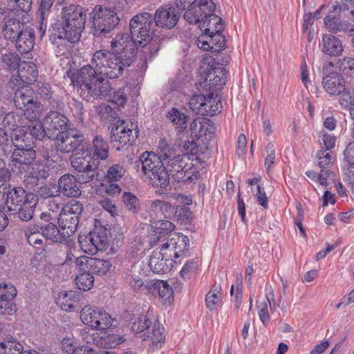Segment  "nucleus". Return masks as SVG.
<instances>
[{"label":"nucleus","mask_w":354,"mask_h":354,"mask_svg":"<svg viewBox=\"0 0 354 354\" xmlns=\"http://www.w3.org/2000/svg\"><path fill=\"white\" fill-rule=\"evenodd\" d=\"M114 57L115 53L109 50H97L93 55L91 64L82 67L71 75V83L80 88L82 95V93L86 94L84 97L86 100L88 101L90 97L97 99L109 95L110 83L104 80L103 74Z\"/></svg>","instance_id":"f257e3e1"},{"label":"nucleus","mask_w":354,"mask_h":354,"mask_svg":"<svg viewBox=\"0 0 354 354\" xmlns=\"http://www.w3.org/2000/svg\"><path fill=\"white\" fill-rule=\"evenodd\" d=\"M129 27L133 42L136 46L138 56L143 59L142 68H147V62L155 57L161 48L162 38L153 37V16L149 12L135 15Z\"/></svg>","instance_id":"f03ea898"},{"label":"nucleus","mask_w":354,"mask_h":354,"mask_svg":"<svg viewBox=\"0 0 354 354\" xmlns=\"http://www.w3.org/2000/svg\"><path fill=\"white\" fill-rule=\"evenodd\" d=\"M142 171L153 187L166 189L169 177L162 159L153 152L145 151L140 157Z\"/></svg>","instance_id":"7ed1b4c3"},{"label":"nucleus","mask_w":354,"mask_h":354,"mask_svg":"<svg viewBox=\"0 0 354 354\" xmlns=\"http://www.w3.org/2000/svg\"><path fill=\"white\" fill-rule=\"evenodd\" d=\"M63 37L75 43L81 37L86 22L84 8L78 5L71 4L64 6L61 12Z\"/></svg>","instance_id":"20e7f679"},{"label":"nucleus","mask_w":354,"mask_h":354,"mask_svg":"<svg viewBox=\"0 0 354 354\" xmlns=\"http://www.w3.org/2000/svg\"><path fill=\"white\" fill-rule=\"evenodd\" d=\"M69 160L81 183H89L97 176L98 163L86 153V150L77 149L70 156Z\"/></svg>","instance_id":"39448f33"},{"label":"nucleus","mask_w":354,"mask_h":354,"mask_svg":"<svg viewBox=\"0 0 354 354\" xmlns=\"http://www.w3.org/2000/svg\"><path fill=\"white\" fill-rule=\"evenodd\" d=\"M93 18L92 33L96 37H105L118 24L117 13L106 7L95 6L91 13Z\"/></svg>","instance_id":"423d86ee"},{"label":"nucleus","mask_w":354,"mask_h":354,"mask_svg":"<svg viewBox=\"0 0 354 354\" xmlns=\"http://www.w3.org/2000/svg\"><path fill=\"white\" fill-rule=\"evenodd\" d=\"M139 136L138 126L133 122L119 120L112 128L111 140L113 146L121 150L125 147L131 146Z\"/></svg>","instance_id":"0eeeda50"},{"label":"nucleus","mask_w":354,"mask_h":354,"mask_svg":"<svg viewBox=\"0 0 354 354\" xmlns=\"http://www.w3.org/2000/svg\"><path fill=\"white\" fill-rule=\"evenodd\" d=\"M82 323L97 330H103L113 326L115 319L102 308L85 306L80 311Z\"/></svg>","instance_id":"6e6552de"},{"label":"nucleus","mask_w":354,"mask_h":354,"mask_svg":"<svg viewBox=\"0 0 354 354\" xmlns=\"http://www.w3.org/2000/svg\"><path fill=\"white\" fill-rule=\"evenodd\" d=\"M167 165L171 172H176L173 176L178 182H192L197 178L193 160L188 154L175 155L168 160Z\"/></svg>","instance_id":"1a4fd4ad"},{"label":"nucleus","mask_w":354,"mask_h":354,"mask_svg":"<svg viewBox=\"0 0 354 354\" xmlns=\"http://www.w3.org/2000/svg\"><path fill=\"white\" fill-rule=\"evenodd\" d=\"M14 102L18 109L24 111V115L27 120H34L38 118L39 106L34 91L30 87L23 86L17 89L15 93Z\"/></svg>","instance_id":"9d476101"},{"label":"nucleus","mask_w":354,"mask_h":354,"mask_svg":"<svg viewBox=\"0 0 354 354\" xmlns=\"http://www.w3.org/2000/svg\"><path fill=\"white\" fill-rule=\"evenodd\" d=\"M80 247L84 252L95 254L99 250L106 249L107 245L106 230L98 228L85 236L79 237Z\"/></svg>","instance_id":"9b49d317"},{"label":"nucleus","mask_w":354,"mask_h":354,"mask_svg":"<svg viewBox=\"0 0 354 354\" xmlns=\"http://www.w3.org/2000/svg\"><path fill=\"white\" fill-rule=\"evenodd\" d=\"M55 147L62 153H69L77 149L85 140L84 135L74 130L62 132L55 136Z\"/></svg>","instance_id":"f8f14e48"},{"label":"nucleus","mask_w":354,"mask_h":354,"mask_svg":"<svg viewBox=\"0 0 354 354\" xmlns=\"http://www.w3.org/2000/svg\"><path fill=\"white\" fill-rule=\"evenodd\" d=\"M213 12H209V14L205 16L200 28L201 30L204 28L205 35L208 36L211 40L215 41V44L221 48L224 46L225 43L224 37L221 35L223 30V24L221 19Z\"/></svg>","instance_id":"ddd939ff"},{"label":"nucleus","mask_w":354,"mask_h":354,"mask_svg":"<svg viewBox=\"0 0 354 354\" xmlns=\"http://www.w3.org/2000/svg\"><path fill=\"white\" fill-rule=\"evenodd\" d=\"M184 14V19L190 24H199L201 27L202 22L209 12H214L216 6L212 0H201L198 5L187 8Z\"/></svg>","instance_id":"4468645a"},{"label":"nucleus","mask_w":354,"mask_h":354,"mask_svg":"<svg viewBox=\"0 0 354 354\" xmlns=\"http://www.w3.org/2000/svg\"><path fill=\"white\" fill-rule=\"evenodd\" d=\"M43 122L47 138L54 139L55 136L66 131L68 120L64 114L52 111L46 114Z\"/></svg>","instance_id":"2eb2a0df"},{"label":"nucleus","mask_w":354,"mask_h":354,"mask_svg":"<svg viewBox=\"0 0 354 354\" xmlns=\"http://www.w3.org/2000/svg\"><path fill=\"white\" fill-rule=\"evenodd\" d=\"M0 194H6V206L10 212L17 211L24 201L28 198V193L20 187H13L10 189V185L3 183L0 185Z\"/></svg>","instance_id":"dca6fc26"},{"label":"nucleus","mask_w":354,"mask_h":354,"mask_svg":"<svg viewBox=\"0 0 354 354\" xmlns=\"http://www.w3.org/2000/svg\"><path fill=\"white\" fill-rule=\"evenodd\" d=\"M35 158L36 153L33 149H15L10 157V165L13 170L22 175L25 171H28Z\"/></svg>","instance_id":"f3484780"},{"label":"nucleus","mask_w":354,"mask_h":354,"mask_svg":"<svg viewBox=\"0 0 354 354\" xmlns=\"http://www.w3.org/2000/svg\"><path fill=\"white\" fill-rule=\"evenodd\" d=\"M83 339L87 344H95L103 348H115L126 340L124 336L114 333L107 334L104 337H100L97 332L92 334L84 333Z\"/></svg>","instance_id":"a211bd4d"},{"label":"nucleus","mask_w":354,"mask_h":354,"mask_svg":"<svg viewBox=\"0 0 354 354\" xmlns=\"http://www.w3.org/2000/svg\"><path fill=\"white\" fill-rule=\"evenodd\" d=\"M175 262L171 254L162 253V251L156 249L150 257L149 266L154 273L162 274L169 272Z\"/></svg>","instance_id":"6ab92c4d"},{"label":"nucleus","mask_w":354,"mask_h":354,"mask_svg":"<svg viewBox=\"0 0 354 354\" xmlns=\"http://www.w3.org/2000/svg\"><path fill=\"white\" fill-rule=\"evenodd\" d=\"M38 71L36 65L31 62H21L17 70V75H12L10 83L20 85L21 82L32 84L36 81Z\"/></svg>","instance_id":"aec40b11"},{"label":"nucleus","mask_w":354,"mask_h":354,"mask_svg":"<svg viewBox=\"0 0 354 354\" xmlns=\"http://www.w3.org/2000/svg\"><path fill=\"white\" fill-rule=\"evenodd\" d=\"M80 289H63L55 297L56 303L60 308L67 312L74 310L75 304L81 300L82 295Z\"/></svg>","instance_id":"412c9836"},{"label":"nucleus","mask_w":354,"mask_h":354,"mask_svg":"<svg viewBox=\"0 0 354 354\" xmlns=\"http://www.w3.org/2000/svg\"><path fill=\"white\" fill-rule=\"evenodd\" d=\"M22 175L26 187L35 191L39 185V180L46 179L49 174L44 165L35 161Z\"/></svg>","instance_id":"4be33fe9"},{"label":"nucleus","mask_w":354,"mask_h":354,"mask_svg":"<svg viewBox=\"0 0 354 354\" xmlns=\"http://www.w3.org/2000/svg\"><path fill=\"white\" fill-rule=\"evenodd\" d=\"M131 63L132 59L130 56L115 54V57L112 58L110 66L106 67L103 77L110 79L119 77L123 73L124 68L129 66Z\"/></svg>","instance_id":"5701e85b"},{"label":"nucleus","mask_w":354,"mask_h":354,"mask_svg":"<svg viewBox=\"0 0 354 354\" xmlns=\"http://www.w3.org/2000/svg\"><path fill=\"white\" fill-rule=\"evenodd\" d=\"M153 19L156 26L170 29L176 25L178 16L173 7L166 6L157 10Z\"/></svg>","instance_id":"b1692460"},{"label":"nucleus","mask_w":354,"mask_h":354,"mask_svg":"<svg viewBox=\"0 0 354 354\" xmlns=\"http://www.w3.org/2000/svg\"><path fill=\"white\" fill-rule=\"evenodd\" d=\"M59 194H62L68 197H79L82 192L77 178L72 174H64L58 180Z\"/></svg>","instance_id":"393cba45"},{"label":"nucleus","mask_w":354,"mask_h":354,"mask_svg":"<svg viewBox=\"0 0 354 354\" xmlns=\"http://www.w3.org/2000/svg\"><path fill=\"white\" fill-rule=\"evenodd\" d=\"M189 239L183 234H173L165 243V248H171L173 250L174 258L178 259H183L185 256V252L189 248Z\"/></svg>","instance_id":"a878e982"},{"label":"nucleus","mask_w":354,"mask_h":354,"mask_svg":"<svg viewBox=\"0 0 354 354\" xmlns=\"http://www.w3.org/2000/svg\"><path fill=\"white\" fill-rule=\"evenodd\" d=\"M322 85L326 91L330 95H339L346 91L345 80L337 73H330L326 75L323 78Z\"/></svg>","instance_id":"bb28decb"},{"label":"nucleus","mask_w":354,"mask_h":354,"mask_svg":"<svg viewBox=\"0 0 354 354\" xmlns=\"http://www.w3.org/2000/svg\"><path fill=\"white\" fill-rule=\"evenodd\" d=\"M86 153L99 165L101 160H105L109 156V144L102 136H95L93 139L90 150H86Z\"/></svg>","instance_id":"cd10ccee"},{"label":"nucleus","mask_w":354,"mask_h":354,"mask_svg":"<svg viewBox=\"0 0 354 354\" xmlns=\"http://www.w3.org/2000/svg\"><path fill=\"white\" fill-rule=\"evenodd\" d=\"M37 203V194L29 192L26 201H24V203L19 205V208L17 211H12L11 213L17 214V217L23 221H30L32 218Z\"/></svg>","instance_id":"c85d7f7f"},{"label":"nucleus","mask_w":354,"mask_h":354,"mask_svg":"<svg viewBox=\"0 0 354 354\" xmlns=\"http://www.w3.org/2000/svg\"><path fill=\"white\" fill-rule=\"evenodd\" d=\"M35 40L34 30L30 27H26L15 39L16 48L20 53H29L34 47Z\"/></svg>","instance_id":"c756f323"},{"label":"nucleus","mask_w":354,"mask_h":354,"mask_svg":"<svg viewBox=\"0 0 354 354\" xmlns=\"http://www.w3.org/2000/svg\"><path fill=\"white\" fill-rule=\"evenodd\" d=\"M17 294V289H0V314L12 315L15 313L16 305L12 301Z\"/></svg>","instance_id":"7c9ffc66"},{"label":"nucleus","mask_w":354,"mask_h":354,"mask_svg":"<svg viewBox=\"0 0 354 354\" xmlns=\"http://www.w3.org/2000/svg\"><path fill=\"white\" fill-rule=\"evenodd\" d=\"M3 20L2 31L5 38L8 40L15 41L25 29L24 24L15 18H3Z\"/></svg>","instance_id":"2f4dec72"},{"label":"nucleus","mask_w":354,"mask_h":354,"mask_svg":"<svg viewBox=\"0 0 354 354\" xmlns=\"http://www.w3.org/2000/svg\"><path fill=\"white\" fill-rule=\"evenodd\" d=\"M11 138L12 147L15 146L16 149L28 150V148L32 149L34 140L25 127L15 129Z\"/></svg>","instance_id":"473e14b6"},{"label":"nucleus","mask_w":354,"mask_h":354,"mask_svg":"<svg viewBox=\"0 0 354 354\" xmlns=\"http://www.w3.org/2000/svg\"><path fill=\"white\" fill-rule=\"evenodd\" d=\"M124 285L131 288H169L163 281H151L145 283L139 274H128L124 278Z\"/></svg>","instance_id":"72a5a7b5"},{"label":"nucleus","mask_w":354,"mask_h":354,"mask_svg":"<svg viewBox=\"0 0 354 354\" xmlns=\"http://www.w3.org/2000/svg\"><path fill=\"white\" fill-rule=\"evenodd\" d=\"M41 233L46 239L55 243H62L64 241H66L67 239H68L64 231H62L59 226L57 227L53 223H49L43 225L41 228Z\"/></svg>","instance_id":"f704fd0d"},{"label":"nucleus","mask_w":354,"mask_h":354,"mask_svg":"<svg viewBox=\"0 0 354 354\" xmlns=\"http://www.w3.org/2000/svg\"><path fill=\"white\" fill-rule=\"evenodd\" d=\"M322 51L325 54H328L330 56L339 55L343 50L340 40L331 35H324L322 37Z\"/></svg>","instance_id":"c9c22d12"},{"label":"nucleus","mask_w":354,"mask_h":354,"mask_svg":"<svg viewBox=\"0 0 354 354\" xmlns=\"http://www.w3.org/2000/svg\"><path fill=\"white\" fill-rule=\"evenodd\" d=\"M58 223L59 227L62 228V231H64L66 236L69 238L77 230L79 218L77 216H71V214H60Z\"/></svg>","instance_id":"e433bc0d"},{"label":"nucleus","mask_w":354,"mask_h":354,"mask_svg":"<svg viewBox=\"0 0 354 354\" xmlns=\"http://www.w3.org/2000/svg\"><path fill=\"white\" fill-rule=\"evenodd\" d=\"M163 330V327L159 323H154L147 333H142L141 338L144 341L150 339L153 344L161 347L165 339Z\"/></svg>","instance_id":"4c0bfd02"},{"label":"nucleus","mask_w":354,"mask_h":354,"mask_svg":"<svg viewBox=\"0 0 354 354\" xmlns=\"http://www.w3.org/2000/svg\"><path fill=\"white\" fill-rule=\"evenodd\" d=\"M167 118L172 122L179 132L187 128L189 117L176 108H172L167 114Z\"/></svg>","instance_id":"58836bf2"},{"label":"nucleus","mask_w":354,"mask_h":354,"mask_svg":"<svg viewBox=\"0 0 354 354\" xmlns=\"http://www.w3.org/2000/svg\"><path fill=\"white\" fill-rule=\"evenodd\" d=\"M150 211L156 216L164 215L169 217L173 212V206L167 201L155 200L151 203Z\"/></svg>","instance_id":"ea45409f"},{"label":"nucleus","mask_w":354,"mask_h":354,"mask_svg":"<svg viewBox=\"0 0 354 354\" xmlns=\"http://www.w3.org/2000/svg\"><path fill=\"white\" fill-rule=\"evenodd\" d=\"M29 121L31 124L28 127H24L28 134L31 135L32 140L34 139L41 140L44 138L47 137V131L44 128V122H41L37 118Z\"/></svg>","instance_id":"a19ab883"},{"label":"nucleus","mask_w":354,"mask_h":354,"mask_svg":"<svg viewBox=\"0 0 354 354\" xmlns=\"http://www.w3.org/2000/svg\"><path fill=\"white\" fill-rule=\"evenodd\" d=\"M225 69L223 68H214L208 73L205 82H209V85L210 87L218 86L220 88L223 85L225 84Z\"/></svg>","instance_id":"79ce46f5"},{"label":"nucleus","mask_w":354,"mask_h":354,"mask_svg":"<svg viewBox=\"0 0 354 354\" xmlns=\"http://www.w3.org/2000/svg\"><path fill=\"white\" fill-rule=\"evenodd\" d=\"M221 109V103L216 96L212 93L205 97V102L203 104L204 113L203 115H214L217 112L220 111Z\"/></svg>","instance_id":"37998d69"},{"label":"nucleus","mask_w":354,"mask_h":354,"mask_svg":"<svg viewBox=\"0 0 354 354\" xmlns=\"http://www.w3.org/2000/svg\"><path fill=\"white\" fill-rule=\"evenodd\" d=\"M23 346L17 341L5 339L0 343V354H22Z\"/></svg>","instance_id":"c03bdc74"},{"label":"nucleus","mask_w":354,"mask_h":354,"mask_svg":"<svg viewBox=\"0 0 354 354\" xmlns=\"http://www.w3.org/2000/svg\"><path fill=\"white\" fill-rule=\"evenodd\" d=\"M151 322L147 315H140L133 323L131 326V330L135 334L147 333L150 330Z\"/></svg>","instance_id":"a18cd8bd"},{"label":"nucleus","mask_w":354,"mask_h":354,"mask_svg":"<svg viewBox=\"0 0 354 354\" xmlns=\"http://www.w3.org/2000/svg\"><path fill=\"white\" fill-rule=\"evenodd\" d=\"M222 303L221 289H210L205 297L207 308L212 311L218 308Z\"/></svg>","instance_id":"49530a36"},{"label":"nucleus","mask_w":354,"mask_h":354,"mask_svg":"<svg viewBox=\"0 0 354 354\" xmlns=\"http://www.w3.org/2000/svg\"><path fill=\"white\" fill-rule=\"evenodd\" d=\"M122 201L125 207L131 213L137 214L140 211V201L136 195L130 192H124L122 194Z\"/></svg>","instance_id":"de8ad7c7"},{"label":"nucleus","mask_w":354,"mask_h":354,"mask_svg":"<svg viewBox=\"0 0 354 354\" xmlns=\"http://www.w3.org/2000/svg\"><path fill=\"white\" fill-rule=\"evenodd\" d=\"M88 261L91 270L100 275L106 274L111 266V262L108 260L92 258Z\"/></svg>","instance_id":"09e8293b"},{"label":"nucleus","mask_w":354,"mask_h":354,"mask_svg":"<svg viewBox=\"0 0 354 354\" xmlns=\"http://www.w3.org/2000/svg\"><path fill=\"white\" fill-rule=\"evenodd\" d=\"M158 157L164 160H169L173 156L176 155V151L174 147L169 145L165 140L160 139L158 147Z\"/></svg>","instance_id":"8fccbe9b"},{"label":"nucleus","mask_w":354,"mask_h":354,"mask_svg":"<svg viewBox=\"0 0 354 354\" xmlns=\"http://www.w3.org/2000/svg\"><path fill=\"white\" fill-rule=\"evenodd\" d=\"M152 227L153 228V232L158 233L163 236L167 235L174 230V225L169 221L158 220L153 223Z\"/></svg>","instance_id":"3c124183"},{"label":"nucleus","mask_w":354,"mask_h":354,"mask_svg":"<svg viewBox=\"0 0 354 354\" xmlns=\"http://www.w3.org/2000/svg\"><path fill=\"white\" fill-rule=\"evenodd\" d=\"M96 111L100 118L109 122H112L117 117L115 110L106 104H102L97 106Z\"/></svg>","instance_id":"603ef678"},{"label":"nucleus","mask_w":354,"mask_h":354,"mask_svg":"<svg viewBox=\"0 0 354 354\" xmlns=\"http://www.w3.org/2000/svg\"><path fill=\"white\" fill-rule=\"evenodd\" d=\"M82 210V204L80 201L72 200L65 205L60 214H71V216H77L79 218Z\"/></svg>","instance_id":"864d4df0"},{"label":"nucleus","mask_w":354,"mask_h":354,"mask_svg":"<svg viewBox=\"0 0 354 354\" xmlns=\"http://www.w3.org/2000/svg\"><path fill=\"white\" fill-rule=\"evenodd\" d=\"M58 186L56 184L50 183L39 187L38 194L44 198L58 196L59 195Z\"/></svg>","instance_id":"5fc2aeb1"},{"label":"nucleus","mask_w":354,"mask_h":354,"mask_svg":"<svg viewBox=\"0 0 354 354\" xmlns=\"http://www.w3.org/2000/svg\"><path fill=\"white\" fill-rule=\"evenodd\" d=\"M126 169L121 164H115L111 166L106 174V177L110 181H118L124 175Z\"/></svg>","instance_id":"6e6d98bb"},{"label":"nucleus","mask_w":354,"mask_h":354,"mask_svg":"<svg viewBox=\"0 0 354 354\" xmlns=\"http://www.w3.org/2000/svg\"><path fill=\"white\" fill-rule=\"evenodd\" d=\"M205 102V97L204 95H194L190 98L189 102V107L192 111L195 112L197 114H200L203 115V113L204 111L203 109V104Z\"/></svg>","instance_id":"4d7b16f0"},{"label":"nucleus","mask_w":354,"mask_h":354,"mask_svg":"<svg viewBox=\"0 0 354 354\" xmlns=\"http://www.w3.org/2000/svg\"><path fill=\"white\" fill-rule=\"evenodd\" d=\"M1 60L4 66L10 70L17 68L20 64L18 55L12 53L3 54Z\"/></svg>","instance_id":"13d9d810"},{"label":"nucleus","mask_w":354,"mask_h":354,"mask_svg":"<svg viewBox=\"0 0 354 354\" xmlns=\"http://www.w3.org/2000/svg\"><path fill=\"white\" fill-rule=\"evenodd\" d=\"M75 283L78 288H92L94 284L93 276L88 272H84L76 277Z\"/></svg>","instance_id":"bf43d9fd"},{"label":"nucleus","mask_w":354,"mask_h":354,"mask_svg":"<svg viewBox=\"0 0 354 354\" xmlns=\"http://www.w3.org/2000/svg\"><path fill=\"white\" fill-rule=\"evenodd\" d=\"M215 127L214 123L207 118H202L198 129V136H209L212 137L215 133Z\"/></svg>","instance_id":"052dcab7"},{"label":"nucleus","mask_w":354,"mask_h":354,"mask_svg":"<svg viewBox=\"0 0 354 354\" xmlns=\"http://www.w3.org/2000/svg\"><path fill=\"white\" fill-rule=\"evenodd\" d=\"M318 158V165L321 168H326L332 165L333 156L331 152H328L324 149H320L317 155Z\"/></svg>","instance_id":"680f3d73"},{"label":"nucleus","mask_w":354,"mask_h":354,"mask_svg":"<svg viewBox=\"0 0 354 354\" xmlns=\"http://www.w3.org/2000/svg\"><path fill=\"white\" fill-rule=\"evenodd\" d=\"M267 153L265 158V166L266 170L269 171L275 160V146L273 142H269L266 147Z\"/></svg>","instance_id":"e2e57ef3"},{"label":"nucleus","mask_w":354,"mask_h":354,"mask_svg":"<svg viewBox=\"0 0 354 354\" xmlns=\"http://www.w3.org/2000/svg\"><path fill=\"white\" fill-rule=\"evenodd\" d=\"M54 0H41L39 1L37 15L39 18L45 19L48 18Z\"/></svg>","instance_id":"0e129e2a"},{"label":"nucleus","mask_w":354,"mask_h":354,"mask_svg":"<svg viewBox=\"0 0 354 354\" xmlns=\"http://www.w3.org/2000/svg\"><path fill=\"white\" fill-rule=\"evenodd\" d=\"M0 147L5 155L8 154L12 150V142L5 129L0 127Z\"/></svg>","instance_id":"69168bd1"},{"label":"nucleus","mask_w":354,"mask_h":354,"mask_svg":"<svg viewBox=\"0 0 354 354\" xmlns=\"http://www.w3.org/2000/svg\"><path fill=\"white\" fill-rule=\"evenodd\" d=\"M3 120L0 124L3 127H8L10 129H14L15 127L18 125L19 120V116L16 115L13 112L7 113L5 117H3Z\"/></svg>","instance_id":"338daca9"},{"label":"nucleus","mask_w":354,"mask_h":354,"mask_svg":"<svg viewBox=\"0 0 354 354\" xmlns=\"http://www.w3.org/2000/svg\"><path fill=\"white\" fill-rule=\"evenodd\" d=\"M158 290L159 299L164 305H170L174 301L173 289H153Z\"/></svg>","instance_id":"774afa93"}]
</instances>
